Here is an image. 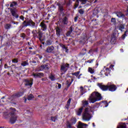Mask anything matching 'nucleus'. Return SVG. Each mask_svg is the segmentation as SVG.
<instances>
[{"instance_id": "e433bc0d", "label": "nucleus", "mask_w": 128, "mask_h": 128, "mask_svg": "<svg viewBox=\"0 0 128 128\" xmlns=\"http://www.w3.org/2000/svg\"><path fill=\"white\" fill-rule=\"evenodd\" d=\"M112 22H116V19L114 18H112L111 20Z\"/></svg>"}, {"instance_id": "6e6d98bb", "label": "nucleus", "mask_w": 128, "mask_h": 128, "mask_svg": "<svg viewBox=\"0 0 128 128\" xmlns=\"http://www.w3.org/2000/svg\"><path fill=\"white\" fill-rule=\"evenodd\" d=\"M120 52H124V50H122V49H121L120 50Z\"/></svg>"}, {"instance_id": "bb28decb", "label": "nucleus", "mask_w": 128, "mask_h": 128, "mask_svg": "<svg viewBox=\"0 0 128 128\" xmlns=\"http://www.w3.org/2000/svg\"><path fill=\"white\" fill-rule=\"evenodd\" d=\"M63 23L64 24H68V18H66V17H65L63 19Z\"/></svg>"}, {"instance_id": "37998d69", "label": "nucleus", "mask_w": 128, "mask_h": 128, "mask_svg": "<svg viewBox=\"0 0 128 128\" xmlns=\"http://www.w3.org/2000/svg\"><path fill=\"white\" fill-rule=\"evenodd\" d=\"M22 38H24L26 36V34H22Z\"/></svg>"}, {"instance_id": "20e7f679", "label": "nucleus", "mask_w": 128, "mask_h": 128, "mask_svg": "<svg viewBox=\"0 0 128 128\" xmlns=\"http://www.w3.org/2000/svg\"><path fill=\"white\" fill-rule=\"evenodd\" d=\"M108 90L110 92H114L116 90V86L112 82H108Z\"/></svg>"}, {"instance_id": "de8ad7c7", "label": "nucleus", "mask_w": 128, "mask_h": 128, "mask_svg": "<svg viewBox=\"0 0 128 128\" xmlns=\"http://www.w3.org/2000/svg\"><path fill=\"white\" fill-rule=\"evenodd\" d=\"M24 102H26V98L25 97L24 98Z\"/></svg>"}, {"instance_id": "5fc2aeb1", "label": "nucleus", "mask_w": 128, "mask_h": 128, "mask_svg": "<svg viewBox=\"0 0 128 128\" xmlns=\"http://www.w3.org/2000/svg\"><path fill=\"white\" fill-rule=\"evenodd\" d=\"M29 50H32V47L29 48Z\"/></svg>"}, {"instance_id": "a211bd4d", "label": "nucleus", "mask_w": 128, "mask_h": 128, "mask_svg": "<svg viewBox=\"0 0 128 128\" xmlns=\"http://www.w3.org/2000/svg\"><path fill=\"white\" fill-rule=\"evenodd\" d=\"M60 32H62V30H60V28L57 27L56 28V34H57V36H60Z\"/></svg>"}, {"instance_id": "cd10ccee", "label": "nucleus", "mask_w": 128, "mask_h": 128, "mask_svg": "<svg viewBox=\"0 0 128 128\" xmlns=\"http://www.w3.org/2000/svg\"><path fill=\"white\" fill-rule=\"evenodd\" d=\"M58 120V117L56 116H52L51 118V120L52 122H56Z\"/></svg>"}, {"instance_id": "ddd939ff", "label": "nucleus", "mask_w": 128, "mask_h": 128, "mask_svg": "<svg viewBox=\"0 0 128 128\" xmlns=\"http://www.w3.org/2000/svg\"><path fill=\"white\" fill-rule=\"evenodd\" d=\"M54 50V47L53 46H50L47 48L46 52H52Z\"/></svg>"}, {"instance_id": "a878e982", "label": "nucleus", "mask_w": 128, "mask_h": 128, "mask_svg": "<svg viewBox=\"0 0 128 128\" xmlns=\"http://www.w3.org/2000/svg\"><path fill=\"white\" fill-rule=\"evenodd\" d=\"M16 10L11 9V12H12V15L13 16H16Z\"/></svg>"}, {"instance_id": "0e129e2a", "label": "nucleus", "mask_w": 128, "mask_h": 128, "mask_svg": "<svg viewBox=\"0 0 128 128\" xmlns=\"http://www.w3.org/2000/svg\"><path fill=\"white\" fill-rule=\"evenodd\" d=\"M16 18H18V16H16Z\"/></svg>"}, {"instance_id": "f704fd0d", "label": "nucleus", "mask_w": 128, "mask_h": 128, "mask_svg": "<svg viewBox=\"0 0 128 128\" xmlns=\"http://www.w3.org/2000/svg\"><path fill=\"white\" fill-rule=\"evenodd\" d=\"M12 62L16 64V62H18V59H14L12 60Z\"/></svg>"}, {"instance_id": "603ef678", "label": "nucleus", "mask_w": 128, "mask_h": 128, "mask_svg": "<svg viewBox=\"0 0 128 128\" xmlns=\"http://www.w3.org/2000/svg\"><path fill=\"white\" fill-rule=\"evenodd\" d=\"M70 29L71 30L70 32H72V27H70Z\"/></svg>"}, {"instance_id": "7ed1b4c3", "label": "nucleus", "mask_w": 128, "mask_h": 128, "mask_svg": "<svg viewBox=\"0 0 128 128\" xmlns=\"http://www.w3.org/2000/svg\"><path fill=\"white\" fill-rule=\"evenodd\" d=\"M12 111L10 114L8 112H4V116L8 118V116H11L10 118V124H14L16 122V119L18 118V116L16 115V109L14 108H12Z\"/></svg>"}, {"instance_id": "6ab92c4d", "label": "nucleus", "mask_w": 128, "mask_h": 128, "mask_svg": "<svg viewBox=\"0 0 128 128\" xmlns=\"http://www.w3.org/2000/svg\"><path fill=\"white\" fill-rule=\"evenodd\" d=\"M70 102H72V99L70 98L68 100L67 104L66 106V108L68 109V108H70Z\"/></svg>"}, {"instance_id": "aec40b11", "label": "nucleus", "mask_w": 128, "mask_h": 128, "mask_svg": "<svg viewBox=\"0 0 128 128\" xmlns=\"http://www.w3.org/2000/svg\"><path fill=\"white\" fill-rule=\"evenodd\" d=\"M104 72L106 76H108V74L110 72V69L108 68H106L105 70H104Z\"/></svg>"}, {"instance_id": "052dcab7", "label": "nucleus", "mask_w": 128, "mask_h": 128, "mask_svg": "<svg viewBox=\"0 0 128 128\" xmlns=\"http://www.w3.org/2000/svg\"><path fill=\"white\" fill-rule=\"evenodd\" d=\"M0 128H4V127H0Z\"/></svg>"}, {"instance_id": "49530a36", "label": "nucleus", "mask_w": 128, "mask_h": 128, "mask_svg": "<svg viewBox=\"0 0 128 128\" xmlns=\"http://www.w3.org/2000/svg\"><path fill=\"white\" fill-rule=\"evenodd\" d=\"M114 65H110V68H114Z\"/></svg>"}, {"instance_id": "2eb2a0df", "label": "nucleus", "mask_w": 128, "mask_h": 128, "mask_svg": "<svg viewBox=\"0 0 128 128\" xmlns=\"http://www.w3.org/2000/svg\"><path fill=\"white\" fill-rule=\"evenodd\" d=\"M82 110H84L83 107L80 108L76 112L77 116H81L82 113Z\"/></svg>"}, {"instance_id": "79ce46f5", "label": "nucleus", "mask_w": 128, "mask_h": 128, "mask_svg": "<svg viewBox=\"0 0 128 128\" xmlns=\"http://www.w3.org/2000/svg\"><path fill=\"white\" fill-rule=\"evenodd\" d=\"M20 20H24V16H20Z\"/></svg>"}, {"instance_id": "473e14b6", "label": "nucleus", "mask_w": 128, "mask_h": 128, "mask_svg": "<svg viewBox=\"0 0 128 128\" xmlns=\"http://www.w3.org/2000/svg\"><path fill=\"white\" fill-rule=\"evenodd\" d=\"M80 72H74V73H72V75L73 76H78V74H80Z\"/></svg>"}, {"instance_id": "69168bd1", "label": "nucleus", "mask_w": 128, "mask_h": 128, "mask_svg": "<svg viewBox=\"0 0 128 128\" xmlns=\"http://www.w3.org/2000/svg\"><path fill=\"white\" fill-rule=\"evenodd\" d=\"M78 78H80V77H78Z\"/></svg>"}, {"instance_id": "e2e57ef3", "label": "nucleus", "mask_w": 128, "mask_h": 128, "mask_svg": "<svg viewBox=\"0 0 128 128\" xmlns=\"http://www.w3.org/2000/svg\"><path fill=\"white\" fill-rule=\"evenodd\" d=\"M40 58H42V57H40Z\"/></svg>"}, {"instance_id": "1a4fd4ad", "label": "nucleus", "mask_w": 128, "mask_h": 128, "mask_svg": "<svg viewBox=\"0 0 128 128\" xmlns=\"http://www.w3.org/2000/svg\"><path fill=\"white\" fill-rule=\"evenodd\" d=\"M66 84L68 86H70L72 84V83L73 82L72 78L70 77H66Z\"/></svg>"}, {"instance_id": "ea45409f", "label": "nucleus", "mask_w": 128, "mask_h": 128, "mask_svg": "<svg viewBox=\"0 0 128 128\" xmlns=\"http://www.w3.org/2000/svg\"><path fill=\"white\" fill-rule=\"evenodd\" d=\"M24 94V92L19 93V95H18V96H22Z\"/></svg>"}, {"instance_id": "2f4dec72", "label": "nucleus", "mask_w": 128, "mask_h": 128, "mask_svg": "<svg viewBox=\"0 0 128 128\" xmlns=\"http://www.w3.org/2000/svg\"><path fill=\"white\" fill-rule=\"evenodd\" d=\"M80 91L82 94H84V88L82 86L80 87Z\"/></svg>"}, {"instance_id": "5701e85b", "label": "nucleus", "mask_w": 128, "mask_h": 128, "mask_svg": "<svg viewBox=\"0 0 128 128\" xmlns=\"http://www.w3.org/2000/svg\"><path fill=\"white\" fill-rule=\"evenodd\" d=\"M117 128H126V124H121Z\"/></svg>"}, {"instance_id": "58836bf2", "label": "nucleus", "mask_w": 128, "mask_h": 128, "mask_svg": "<svg viewBox=\"0 0 128 128\" xmlns=\"http://www.w3.org/2000/svg\"><path fill=\"white\" fill-rule=\"evenodd\" d=\"M92 62H94V60H89L88 61V62L89 64H92Z\"/></svg>"}, {"instance_id": "4be33fe9", "label": "nucleus", "mask_w": 128, "mask_h": 128, "mask_svg": "<svg viewBox=\"0 0 128 128\" xmlns=\"http://www.w3.org/2000/svg\"><path fill=\"white\" fill-rule=\"evenodd\" d=\"M83 106H86L88 104V102L86 100H84L82 102Z\"/></svg>"}, {"instance_id": "412c9836", "label": "nucleus", "mask_w": 128, "mask_h": 128, "mask_svg": "<svg viewBox=\"0 0 128 128\" xmlns=\"http://www.w3.org/2000/svg\"><path fill=\"white\" fill-rule=\"evenodd\" d=\"M34 96L33 94H30L28 98V100H32V98H34Z\"/></svg>"}, {"instance_id": "9b49d317", "label": "nucleus", "mask_w": 128, "mask_h": 128, "mask_svg": "<svg viewBox=\"0 0 128 128\" xmlns=\"http://www.w3.org/2000/svg\"><path fill=\"white\" fill-rule=\"evenodd\" d=\"M32 76H34V78H42L44 76V73L39 72V73H36V74H33Z\"/></svg>"}, {"instance_id": "f03ea898", "label": "nucleus", "mask_w": 128, "mask_h": 128, "mask_svg": "<svg viewBox=\"0 0 128 128\" xmlns=\"http://www.w3.org/2000/svg\"><path fill=\"white\" fill-rule=\"evenodd\" d=\"M102 98V97L100 94L98 93V92H94L90 97L89 100L91 104H94L96 102L101 100Z\"/></svg>"}, {"instance_id": "c9c22d12", "label": "nucleus", "mask_w": 128, "mask_h": 128, "mask_svg": "<svg viewBox=\"0 0 128 128\" xmlns=\"http://www.w3.org/2000/svg\"><path fill=\"white\" fill-rule=\"evenodd\" d=\"M56 84H58V89L61 88H62V84H58V83H56Z\"/></svg>"}, {"instance_id": "3c124183", "label": "nucleus", "mask_w": 128, "mask_h": 128, "mask_svg": "<svg viewBox=\"0 0 128 128\" xmlns=\"http://www.w3.org/2000/svg\"><path fill=\"white\" fill-rule=\"evenodd\" d=\"M92 126H93L94 128L96 127V125L94 124V123H92Z\"/></svg>"}, {"instance_id": "c85d7f7f", "label": "nucleus", "mask_w": 128, "mask_h": 128, "mask_svg": "<svg viewBox=\"0 0 128 128\" xmlns=\"http://www.w3.org/2000/svg\"><path fill=\"white\" fill-rule=\"evenodd\" d=\"M61 46L63 50H66V52H68V49L66 48V46H64V45L62 44V45H61Z\"/></svg>"}, {"instance_id": "8fccbe9b", "label": "nucleus", "mask_w": 128, "mask_h": 128, "mask_svg": "<svg viewBox=\"0 0 128 128\" xmlns=\"http://www.w3.org/2000/svg\"><path fill=\"white\" fill-rule=\"evenodd\" d=\"M92 78H93L94 80H96V77L94 76H91Z\"/></svg>"}, {"instance_id": "423d86ee", "label": "nucleus", "mask_w": 128, "mask_h": 128, "mask_svg": "<svg viewBox=\"0 0 128 128\" xmlns=\"http://www.w3.org/2000/svg\"><path fill=\"white\" fill-rule=\"evenodd\" d=\"M50 66H48V64H44L38 67V70L39 72L44 70H48Z\"/></svg>"}, {"instance_id": "4468645a", "label": "nucleus", "mask_w": 128, "mask_h": 128, "mask_svg": "<svg viewBox=\"0 0 128 128\" xmlns=\"http://www.w3.org/2000/svg\"><path fill=\"white\" fill-rule=\"evenodd\" d=\"M40 26H41L42 30H46V26L44 24V22H41L40 24Z\"/></svg>"}, {"instance_id": "9d476101", "label": "nucleus", "mask_w": 128, "mask_h": 128, "mask_svg": "<svg viewBox=\"0 0 128 128\" xmlns=\"http://www.w3.org/2000/svg\"><path fill=\"white\" fill-rule=\"evenodd\" d=\"M34 80L31 79L30 80H26V83L25 84V86H29L30 88H32V82Z\"/></svg>"}, {"instance_id": "680f3d73", "label": "nucleus", "mask_w": 128, "mask_h": 128, "mask_svg": "<svg viewBox=\"0 0 128 128\" xmlns=\"http://www.w3.org/2000/svg\"><path fill=\"white\" fill-rule=\"evenodd\" d=\"M104 68H106V66H104Z\"/></svg>"}, {"instance_id": "72a5a7b5", "label": "nucleus", "mask_w": 128, "mask_h": 128, "mask_svg": "<svg viewBox=\"0 0 128 128\" xmlns=\"http://www.w3.org/2000/svg\"><path fill=\"white\" fill-rule=\"evenodd\" d=\"M78 12H80L81 14H84V10L82 9H80L78 10Z\"/></svg>"}, {"instance_id": "dca6fc26", "label": "nucleus", "mask_w": 128, "mask_h": 128, "mask_svg": "<svg viewBox=\"0 0 128 128\" xmlns=\"http://www.w3.org/2000/svg\"><path fill=\"white\" fill-rule=\"evenodd\" d=\"M88 72H90V74H94L95 70H94V69L90 67H89L88 68Z\"/></svg>"}, {"instance_id": "7c9ffc66", "label": "nucleus", "mask_w": 128, "mask_h": 128, "mask_svg": "<svg viewBox=\"0 0 128 128\" xmlns=\"http://www.w3.org/2000/svg\"><path fill=\"white\" fill-rule=\"evenodd\" d=\"M21 64L22 66H28V62H22Z\"/></svg>"}, {"instance_id": "09e8293b", "label": "nucleus", "mask_w": 128, "mask_h": 128, "mask_svg": "<svg viewBox=\"0 0 128 128\" xmlns=\"http://www.w3.org/2000/svg\"><path fill=\"white\" fill-rule=\"evenodd\" d=\"M78 20V18H74V22H76V20Z\"/></svg>"}, {"instance_id": "c03bdc74", "label": "nucleus", "mask_w": 128, "mask_h": 128, "mask_svg": "<svg viewBox=\"0 0 128 128\" xmlns=\"http://www.w3.org/2000/svg\"><path fill=\"white\" fill-rule=\"evenodd\" d=\"M39 39L41 42H42L44 40L42 38V36H40Z\"/></svg>"}, {"instance_id": "393cba45", "label": "nucleus", "mask_w": 128, "mask_h": 128, "mask_svg": "<svg viewBox=\"0 0 128 128\" xmlns=\"http://www.w3.org/2000/svg\"><path fill=\"white\" fill-rule=\"evenodd\" d=\"M49 78H50V80H51L54 81V80H56V77H54V76L51 74Z\"/></svg>"}, {"instance_id": "4d7b16f0", "label": "nucleus", "mask_w": 128, "mask_h": 128, "mask_svg": "<svg viewBox=\"0 0 128 128\" xmlns=\"http://www.w3.org/2000/svg\"><path fill=\"white\" fill-rule=\"evenodd\" d=\"M34 64H36V61H33Z\"/></svg>"}, {"instance_id": "c756f323", "label": "nucleus", "mask_w": 128, "mask_h": 128, "mask_svg": "<svg viewBox=\"0 0 128 128\" xmlns=\"http://www.w3.org/2000/svg\"><path fill=\"white\" fill-rule=\"evenodd\" d=\"M16 2H12L10 5V8H12V6H16Z\"/></svg>"}, {"instance_id": "f257e3e1", "label": "nucleus", "mask_w": 128, "mask_h": 128, "mask_svg": "<svg viewBox=\"0 0 128 128\" xmlns=\"http://www.w3.org/2000/svg\"><path fill=\"white\" fill-rule=\"evenodd\" d=\"M92 108L90 106L86 108L82 114V120L84 122H90L92 120Z\"/></svg>"}, {"instance_id": "a19ab883", "label": "nucleus", "mask_w": 128, "mask_h": 128, "mask_svg": "<svg viewBox=\"0 0 128 128\" xmlns=\"http://www.w3.org/2000/svg\"><path fill=\"white\" fill-rule=\"evenodd\" d=\"M78 3H76V5H75V8H78Z\"/></svg>"}, {"instance_id": "a18cd8bd", "label": "nucleus", "mask_w": 128, "mask_h": 128, "mask_svg": "<svg viewBox=\"0 0 128 128\" xmlns=\"http://www.w3.org/2000/svg\"><path fill=\"white\" fill-rule=\"evenodd\" d=\"M4 68H8V64H4Z\"/></svg>"}, {"instance_id": "6e6552de", "label": "nucleus", "mask_w": 128, "mask_h": 128, "mask_svg": "<svg viewBox=\"0 0 128 128\" xmlns=\"http://www.w3.org/2000/svg\"><path fill=\"white\" fill-rule=\"evenodd\" d=\"M70 64H63L61 66V70H62V72H66L68 70V68H69Z\"/></svg>"}, {"instance_id": "f3484780", "label": "nucleus", "mask_w": 128, "mask_h": 128, "mask_svg": "<svg viewBox=\"0 0 128 128\" xmlns=\"http://www.w3.org/2000/svg\"><path fill=\"white\" fill-rule=\"evenodd\" d=\"M116 14L118 18H124V14H122V12H117Z\"/></svg>"}, {"instance_id": "39448f33", "label": "nucleus", "mask_w": 128, "mask_h": 128, "mask_svg": "<svg viewBox=\"0 0 128 128\" xmlns=\"http://www.w3.org/2000/svg\"><path fill=\"white\" fill-rule=\"evenodd\" d=\"M24 26H36V23L34 22L32 20H29L28 21H24L23 23Z\"/></svg>"}, {"instance_id": "b1692460", "label": "nucleus", "mask_w": 128, "mask_h": 128, "mask_svg": "<svg viewBox=\"0 0 128 128\" xmlns=\"http://www.w3.org/2000/svg\"><path fill=\"white\" fill-rule=\"evenodd\" d=\"M10 24H6L4 25V28L6 30H10Z\"/></svg>"}, {"instance_id": "13d9d810", "label": "nucleus", "mask_w": 128, "mask_h": 128, "mask_svg": "<svg viewBox=\"0 0 128 128\" xmlns=\"http://www.w3.org/2000/svg\"><path fill=\"white\" fill-rule=\"evenodd\" d=\"M127 12H128V6L127 7Z\"/></svg>"}, {"instance_id": "4c0bfd02", "label": "nucleus", "mask_w": 128, "mask_h": 128, "mask_svg": "<svg viewBox=\"0 0 128 128\" xmlns=\"http://www.w3.org/2000/svg\"><path fill=\"white\" fill-rule=\"evenodd\" d=\"M124 26H120L119 30H124Z\"/></svg>"}, {"instance_id": "bf43d9fd", "label": "nucleus", "mask_w": 128, "mask_h": 128, "mask_svg": "<svg viewBox=\"0 0 128 128\" xmlns=\"http://www.w3.org/2000/svg\"><path fill=\"white\" fill-rule=\"evenodd\" d=\"M68 128H70V126L69 125V126H68Z\"/></svg>"}, {"instance_id": "864d4df0", "label": "nucleus", "mask_w": 128, "mask_h": 128, "mask_svg": "<svg viewBox=\"0 0 128 128\" xmlns=\"http://www.w3.org/2000/svg\"><path fill=\"white\" fill-rule=\"evenodd\" d=\"M128 92V88H127V90L125 91V92Z\"/></svg>"}, {"instance_id": "f8f14e48", "label": "nucleus", "mask_w": 128, "mask_h": 128, "mask_svg": "<svg viewBox=\"0 0 128 128\" xmlns=\"http://www.w3.org/2000/svg\"><path fill=\"white\" fill-rule=\"evenodd\" d=\"M86 126H88V124L82 123L80 122H79V124H78V128H84Z\"/></svg>"}, {"instance_id": "0eeeda50", "label": "nucleus", "mask_w": 128, "mask_h": 128, "mask_svg": "<svg viewBox=\"0 0 128 128\" xmlns=\"http://www.w3.org/2000/svg\"><path fill=\"white\" fill-rule=\"evenodd\" d=\"M98 86L100 88H101V90H102L106 91L108 90V83L106 86L102 85L100 84H98Z\"/></svg>"}]
</instances>
